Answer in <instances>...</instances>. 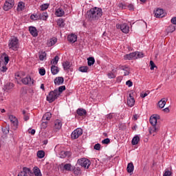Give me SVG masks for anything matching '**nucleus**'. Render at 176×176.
Returning a JSON list of instances; mask_svg holds the SVG:
<instances>
[{
  "instance_id": "obj_50",
  "label": "nucleus",
  "mask_w": 176,
  "mask_h": 176,
  "mask_svg": "<svg viewBox=\"0 0 176 176\" xmlns=\"http://www.w3.org/2000/svg\"><path fill=\"white\" fill-rule=\"evenodd\" d=\"M150 65H151L150 69H151V71H153V69L156 68V65H155V63L153 62V60L150 61Z\"/></svg>"
},
{
  "instance_id": "obj_21",
  "label": "nucleus",
  "mask_w": 176,
  "mask_h": 176,
  "mask_svg": "<svg viewBox=\"0 0 176 176\" xmlns=\"http://www.w3.org/2000/svg\"><path fill=\"white\" fill-rule=\"evenodd\" d=\"M31 170L28 168H23V171L19 173L18 176H28V173H30Z\"/></svg>"
},
{
  "instance_id": "obj_31",
  "label": "nucleus",
  "mask_w": 176,
  "mask_h": 176,
  "mask_svg": "<svg viewBox=\"0 0 176 176\" xmlns=\"http://www.w3.org/2000/svg\"><path fill=\"white\" fill-rule=\"evenodd\" d=\"M63 67L65 71H67L71 68V63L69 61L64 62L63 63Z\"/></svg>"
},
{
  "instance_id": "obj_2",
  "label": "nucleus",
  "mask_w": 176,
  "mask_h": 176,
  "mask_svg": "<svg viewBox=\"0 0 176 176\" xmlns=\"http://www.w3.org/2000/svg\"><path fill=\"white\" fill-rule=\"evenodd\" d=\"M8 48L16 52L19 49V38L14 36H11L8 43Z\"/></svg>"
},
{
  "instance_id": "obj_54",
  "label": "nucleus",
  "mask_w": 176,
  "mask_h": 176,
  "mask_svg": "<svg viewBox=\"0 0 176 176\" xmlns=\"http://www.w3.org/2000/svg\"><path fill=\"white\" fill-rule=\"evenodd\" d=\"M111 142V140L109 138H106V139H104L102 141V144H108Z\"/></svg>"
},
{
  "instance_id": "obj_52",
  "label": "nucleus",
  "mask_w": 176,
  "mask_h": 176,
  "mask_svg": "<svg viewBox=\"0 0 176 176\" xmlns=\"http://www.w3.org/2000/svg\"><path fill=\"white\" fill-rule=\"evenodd\" d=\"M94 149L96 151H100L101 149V144H100V143L96 144L94 146Z\"/></svg>"
},
{
  "instance_id": "obj_44",
  "label": "nucleus",
  "mask_w": 176,
  "mask_h": 176,
  "mask_svg": "<svg viewBox=\"0 0 176 176\" xmlns=\"http://www.w3.org/2000/svg\"><path fill=\"white\" fill-rule=\"evenodd\" d=\"M89 71V67L87 66H82L79 68L80 72H87Z\"/></svg>"
},
{
  "instance_id": "obj_26",
  "label": "nucleus",
  "mask_w": 176,
  "mask_h": 176,
  "mask_svg": "<svg viewBox=\"0 0 176 176\" xmlns=\"http://www.w3.org/2000/svg\"><path fill=\"white\" fill-rule=\"evenodd\" d=\"M167 102V100L166 98H162L161 100L158 102V106L160 108H163L164 107L166 106V104Z\"/></svg>"
},
{
  "instance_id": "obj_15",
  "label": "nucleus",
  "mask_w": 176,
  "mask_h": 176,
  "mask_svg": "<svg viewBox=\"0 0 176 176\" xmlns=\"http://www.w3.org/2000/svg\"><path fill=\"white\" fill-rule=\"evenodd\" d=\"M120 69L124 72V76H127L128 75H130V67H129L128 66H120Z\"/></svg>"
},
{
  "instance_id": "obj_41",
  "label": "nucleus",
  "mask_w": 176,
  "mask_h": 176,
  "mask_svg": "<svg viewBox=\"0 0 176 176\" xmlns=\"http://www.w3.org/2000/svg\"><path fill=\"white\" fill-rule=\"evenodd\" d=\"M31 20H34V21H36V20H40L39 19V13H37L36 14H32L30 16Z\"/></svg>"
},
{
  "instance_id": "obj_45",
  "label": "nucleus",
  "mask_w": 176,
  "mask_h": 176,
  "mask_svg": "<svg viewBox=\"0 0 176 176\" xmlns=\"http://www.w3.org/2000/svg\"><path fill=\"white\" fill-rule=\"evenodd\" d=\"M73 171H74V174H75V175H79V174H80V168H79V167L74 168H73Z\"/></svg>"
},
{
  "instance_id": "obj_57",
  "label": "nucleus",
  "mask_w": 176,
  "mask_h": 176,
  "mask_svg": "<svg viewBox=\"0 0 176 176\" xmlns=\"http://www.w3.org/2000/svg\"><path fill=\"white\" fill-rule=\"evenodd\" d=\"M8 71V67L6 66H2V67H0V72H6Z\"/></svg>"
},
{
  "instance_id": "obj_5",
  "label": "nucleus",
  "mask_w": 176,
  "mask_h": 176,
  "mask_svg": "<svg viewBox=\"0 0 176 176\" xmlns=\"http://www.w3.org/2000/svg\"><path fill=\"white\" fill-rule=\"evenodd\" d=\"M77 163L81 166V167H84V168H89V167H90V164H91L90 160L86 158H81L78 160Z\"/></svg>"
},
{
  "instance_id": "obj_58",
  "label": "nucleus",
  "mask_w": 176,
  "mask_h": 176,
  "mask_svg": "<svg viewBox=\"0 0 176 176\" xmlns=\"http://www.w3.org/2000/svg\"><path fill=\"white\" fill-rule=\"evenodd\" d=\"M126 85L128 87H131V86H133V82H131V80H127Z\"/></svg>"
},
{
  "instance_id": "obj_33",
  "label": "nucleus",
  "mask_w": 176,
  "mask_h": 176,
  "mask_svg": "<svg viewBox=\"0 0 176 176\" xmlns=\"http://www.w3.org/2000/svg\"><path fill=\"white\" fill-rule=\"evenodd\" d=\"M112 72H113V73L109 72V73L107 74L108 78L109 79H115V78H116V76L114 74V72H116V69H113Z\"/></svg>"
},
{
  "instance_id": "obj_24",
  "label": "nucleus",
  "mask_w": 176,
  "mask_h": 176,
  "mask_svg": "<svg viewBox=\"0 0 176 176\" xmlns=\"http://www.w3.org/2000/svg\"><path fill=\"white\" fill-rule=\"evenodd\" d=\"M40 20H43L44 21H46L47 20V18L49 17V15H47V12H43L41 14H38Z\"/></svg>"
},
{
  "instance_id": "obj_63",
  "label": "nucleus",
  "mask_w": 176,
  "mask_h": 176,
  "mask_svg": "<svg viewBox=\"0 0 176 176\" xmlns=\"http://www.w3.org/2000/svg\"><path fill=\"white\" fill-rule=\"evenodd\" d=\"M138 118H140V116H138V114H135L133 116V119L134 120H138Z\"/></svg>"
},
{
  "instance_id": "obj_20",
  "label": "nucleus",
  "mask_w": 176,
  "mask_h": 176,
  "mask_svg": "<svg viewBox=\"0 0 176 176\" xmlns=\"http://www.w3.org/2000/svg\"><path fill=\"white\" fill-rule=\"evenodd\" d=\"M64 83V78L63 77H57L54 79V84L60 86V85H63Z\"/></svg>"
},
{
  "instance_id": "obj_19",
  "label": "nucleus",
  "mask_w": 176,
  "mask_h": 176,
  "mask_svg": "<svg viewBox=\"0 0 176 176\" xmlns=\"http://www.w3.org/2000/svg\"><path fill=\"white\" fill-rule=\"evenodd\" d=\"M64 14H65V12L63 8H58L55 12V16H57V17H63Z\"/></svg>"
},
{
  "instance_id": "obj_53",
  "label": "nucleus",
  "mask_w": 176,
  "mask_h": 176,
  "mask_svg": "<svg viewBox=\"0 0 176 176\" xmlns=\"http://www.w3.org/2000/svg\"><path fill=\"white\" fill-rule=\"evenodd\" d=\"M151 92L149 91H146L145 93H142L140 94V97H142V98H145V97H146Z\"/></svg>"
},
{
  "instance_id": "obj_61",
  "label": "nucleus",
  "mask_w": 176,
  "mask_h": 176,
  "mask_svg": "<svg viewBox=\"0 0 176 176\" xmlns=\"http://www.w3.org/2000/svg\"><path fill=\"white\" fill-rule=\"evenodd\" d=\"M107 119H109V120L113 119V114H112V113L108 114V115L107 116Z\"/></svg>"
},
{
  "instance_id": "obj_30",
  "label": "nucleus",
  "mask_w": 176,
  "mask_h": 176,
  "mask_svg": "<svg viewBox=\"0 0 176 176\" xmlns=\"http://www.w3.org/2000/svg\"><path fill=\"white\" fill-rule=\"evenodd\" d=\"M57 43V38H51L48 42H47V45L49 47L50 46H53L54 45H56V43Z\"/></svg>"
},
{
  "instance_id": "obj_42",
  "label": "nucleus",
  "mask_w": 176,
  "mask_h": 176,
  "mask_svg": "<svg viewBox=\"0 0 176 176\" xmlns=\"http://www.w3.org/2000/svg\"><path fill=\"white\" fill-rule=\"evenodd\" d=\"M37 157L39 159H43V157H45V151H38L37 152Z\"/></svg>"
},
{
  "instance_id": "obj_4",
  "label": "nucleus",
  "mask_w": 176,
  "mask_h": 176,
  "mask_svg": "<svg viewBox=\"0 0 176 176\" xmlns=\"http://www.w3.org/2000/svg\"><path fill=\"white\" fill-rule=\"evenodd\" d=\"M150 124L153 126L149 129L150 134H153V133H156L158 129L156 127V124H157V118L155 116H151L149 120Z\"/></svg>"
},
{
  "instance_id": "obj_16",
  "label": "nucleus",
  "mask_w": 176,
  "mask_h": 176,
  "mask_svg": "<svg viewBox=\"0 0 176 176\" xmlns=\"http://www.w3.org/2000/svg\"><path fill=\"white\" fill-rule=\"evenodd\" d=\"M127 104L129 107H134V104H135V100H134V98L133 96H131V94H129V98L127 100Z\"/></svg>"
},
{
  "instance_id": "obj_10",
  "label": "nucleus",
  "mask_w": 176,
  "mask_h": 176,
  "mask_svg": "<svg viewBox=\"0 0 176 176\" xmlns=\"http://www.w3.org/2000/svg\"><path fill=\"white\" fill-rule=\"evenodd\" d=\"M117 28H120L124 34H129L130 31V27L127 25V23H122L120 25H116Z\"/></svg>"
},
{
  "instance_id": "obj_40",
  "label": "nucleus",
  "mask_w": 176,
  "mask_h": 176,
  "mask_svg": "<svg viewBox=\"0 0 176 176\" xmlns=\"http://www.w3.org/2000/svg\"><path fill=\"white\" fill-rule=\"evenodd\" d=\"M140 142V137L138 136H135L132 139V145H137Z\"/></svg>"
},
{
  "instance_id": "obj_60",
  "label": "nucleus",
  "mask_w": 176,
  "mask_h": 176,
  "mask_svg": "<svg viewBox=\"0 0 176 176\" xmlns=\"http://www.w3.org/2000/svg\"><path fill=\"white\" fill-rule=\"evenodd\" d=\"M126 8H128L129 10H134V6H133L132 4L127 5Z\"/></svg>"
},
{
  "instance_id": "obj_14",
  "label": "nucleus",
  "mask_w": 176,
  "mask_h": 176,
  "mask_svg": "<svg viewBox=\"0 0 176 176\" xmlns=\"http://www.w3.org/2000/svg\"><path fill=\"white\" fill-rule=\"evenodd\" d=\"M62 126H63V123L60 120H56L54 122V131H58V130H60V129H61Z\"/></svg>"
},
{
  "instance_id": "obj_3",
  "label": "nucleus",
  "mask_w": 176,
  "mask_h": 176,
  "mask_svg": "<svg viewBox=\"0 0 176 176\" xmlns=\"http://www.w3.org/2000/svg\"><path fill=\"white\" fill-rule=\"evenodd\" d=\"M60 97V93H58V89H54V91H51L48 96H47V101L49 102H54L57 98Z\"/></svg>"
},
{
  "instance_id": "obj_62",
  "label": "nucleus",
  "mask_w": 176,
  "mask_h": 176,
  "mask_svg": "<svg viewBox=\"0 0 176 176\" xmlns=\"http://www.w3.org/2000/svg\"><path fill=\"white\" fill-rule=\"evenodd\" d=\"M57 25L59 27V28H64V25H65V24H64L63 23H58Z\"/></svg>"
},
{
  "instance_id": "obj_25",
  "label": "nucleus",
  "mask_w": 176,
  "mask_h": 176,
  "mask_svg": "<svg viewBox=\"0 0 176 176\" xmlns=\"http://www.w3.org/2000/svg\"><path fill=\"white\" fill-rule=\"evenodd\" d=\"M126 170L128 173H133L134 171V165L133 164V162L128 164Z\"/></svg>"
},
{
  "instance_id": "obj_37",
  "label": "nucleus",
  "mask_w": 176,
  "mask_h": 176,
  "mask_svg": "<svg viewBox=\"0 0 176 176\" xmlns=\"http://www.w3.org/2000/svg\"><path fill=\"white\" fill-rule=\"evenodd\" d=\"M144 57V53L140 52H135V60L137 58H142Z\"/></svg>"
},
{
  "instance_id": "obj_64",
  "label": "nucleus",
  "mask_w": 176,
  "mask_h": 176,
  "mask_svg": "<svg viewBox=\"0 0 176 176\" xmlns=\"http://www.w3.org/2000/svg\"><path fill=\"white\" fill-rule=\"evenodd\" d=\"M170 23H176V16L173 17L170 20Z\"/></svg>"
},
{
  "instance_id": "obj_48",
  "label": "nucleus",
  "mask_w": 176,
  "mask_h": 176,
  "mask_svg": "<svg viewBox=\"0 0 176 176\" xmlns=\"http://www.w3.org/2000/svg\"><path fill=\"white\" fill-rule=\"evenodd\" d=\"M49 8V3H45L41 6V10H46Z\"/></svg>"
},
{
  "instance_id": "obj_59",
  "label": "nucleus",
  "mask_w": 176,
  "mask_h": 176,
  "mask_svg": "<svg viewBox=\"0 0 176 176\" xmlns=\"http://www.w3.org/2000/svg\"><path fill=\"white\" fill-rule=\"evenodd\" d=\"M9 63V56H5L4 57V64L5 65H8Z\"/></svg>"
},
{
  "instance_id": "obj_7",
  "label": "nucleus",
  "mask_w": 176,
  "mask_h": 176,
  "mask_svg": "<svg viewBox=\"0 0 176 176\" xmlns=\"http://www.w3.org/2000/svg\"><path fill=\"white\" fill-rule=\"evenodd\" d=\"M155 17L157 19H163V17H166L167 13L164 12V10L162 8H157L155 11H154Z\"/></svg>"
},
{
  "instance_id": "obj_47",
  "label": "nucleus",
  "mask_w": 176,
  "mask_h": 176,
  "mask_svg": "<svg viewBox=\"0 0 176 176\" xmlns=\"http://www.w3.org/2000/svg\"><path fill=\"white\" fill-rule=\"evenodd\" d=\"M3 134H9V126H4L2 128Z\"/></svg>"
},
{
  "instance_id": "obj_35",
  "label": "nucleus",
  "mask_w": 176,
  "mask_h": 176,
  "mask_svg": "<svg viewBox=\"0 0 176 176\" xmlns=\"http://www.w3.org/2000/svg\"><path fill=\"white\" fill-rule=\"evenodd\" d=\"M22 113L23 115V119L25 122H27V120H30V113H27L25 110L22 111Z\"/></svg>"
},
{
  "instance_id": "obj_39",
  "label": "nucleus",
  "mask_w": 176,
  "mask_h": 176,
  "mask_svg": "<svg viewBox=\"0 0 176 176\" xmlns=\"http://www.w3.org/2000/svg\"><path fill=\"white\" fill-rule=\"evenodd\" d=\"M69 155V152L63 151L60 153V157H61V159H64L67 157V156H68Z\"/></svg>"
},
{
  "instance_id": "obj_18",
  "label": "nucleus",
  "mask_w": 176,
  "mask_h": 176,
  "mask_svg": "<svg viewBox=\"0 0 176 176\" xmlns=\"http://www.w3.org/2000/svg\"><path fill=\"white\" fill-rule=\"evenodd\" d=\"M124 60H135V52H131L129 54H126L124 56Z\"/></svg>"
},
{
  "instance_id": "obj_28",
  "label": "nucleus",
  "mask_w": 176,
  "mask_h": 176,
  "mask_svg": "<svg viewBox=\"0 0 176 176\" xmlns=\"http://www.w3.org/2000/svg\"><path fill=\"white\" fill-rule=\"evenodd\" d=\"M52 118V113L50 112H47L43 116L42 120L47 121Z\"/></svg>"
},
{
  "instance_id": "obj_51",
  "label": "nucleus",
  "mask_w": 176,
  "mask_h": 176,
  "mask_svg": "<svg viewBox=\"0 0 176 176\" xmlns=\"http://www.w3.org/2000/svg\"><path fill=\"white\" fill-rule=\"evenodd\" d=\"M42 124H41V129H46L47 127V121L42 120Z\"/></svg>"
},
{
  "instance_id": "obj_9",
  "label": "nucleus",
  "mask_w": 176,
  "mask_h": 176,
  "mask_svg": "<svg viewBox=\"0 0 176 176\" xmlns=\"http://www.w3.org/2000/svg\"><path fill=\"white\" fill-rule=\"evenodd\" d=\"M21 82L23 85H28V86H34V79L31 78V76H28L21 79Z\"/></svg>"
},
{
  "instance_id": "obj_49",
  "label": "nucleus",
  "mask_w": 176,
  "mask_h": 176,
  "mask_svg": "<svg viewBox=\"0 0 176 176\" xmlns=\"http://www.w3.org/2000/svg\"><path fill=\"white\" fill-rule=\"evenodd\" d=\"M118 7L120 9H126L127 8V5L124 3H118Z\"/></svg>"
},
{
  "instance_id": "obj_27",
  "label": "nucleus",
  "mask_w": 176,
  "mask_h": 176,
  "mask_svg": "<svg viewBox=\"0 0 176 176\" xmlns=\"http://www.w3.org/2000/svg\"><path fill=\"white\" fill-rule=\"evenodd\" d=\"M58 67H56V65H52L51 67V72L52 74V75H57V74H58Z\"/></svg>"
},
{
  "instance_id": "obj_29",
  "label": "nucleus",
  "mask_w": 176,
  "mask_h": 176,
  "mask_svg": "<svg viewBox=\"0 0 176 176\" xmlns=\"http://www.w3.org/2000/svg\"><path fill=\"white\" fill-rule=\"evenodd\" d=\"M33 172L35 176H42V173H41V169L37 166H35L33 168Z\"/></svg>"
},
{
  "instance_id": "obj_1",
  "label": "nucleus",
  "mask_w": 176,
  "mask_h": 176,
  "mask_svg": "<svg viewBox=\"0 0 176 176\" xmlns=\"http://www.w3.org/2000/svg\"><path fill=\"white\" fill-rule=\"evenodd\" d=\"M102 16V10L97 7L91 8L87 12V19H88L89 21H97V20L101 19Z\"/></svg>"
},
{
  "instance_id": "obj_23",
  "label": "nucleus",
  "mask_w": 176,
  "mask_h": 176,
  "mask_svg": "<svg viewBox=\"0 0 176 176\" xmlns=\"http://www.w3.org/2000/svg\"><path fill=\"white\" fill-rule=\"evenodd\" d=\"M62 166L65 171H72V165L71 164H65L64 165L62 164Z\"/></svg>"
},
{
  "instance_id": "obj_22",
  "label": "nucleus",
  "mask_w": 176,
  "mask_h": 176,
  "mask_svg": "<svg viewBox=\"0 0 176 176\" xmlns=\"http://www.w3.org/2000/svg\"><path fill=\"white\" fill-rule=\"evenodd\" d=\"M14 87V85L12 82H8L4 85V90L9 91V90H12V89Z\"/></svg>"
},
{
  "instance_id": "obj_34",
  "label": "nucleus",
  "mask_w": 176,
  "mask_h": 176,
  "mask_svg": "<svg viewBox=\"0 0 176 176\" xmlns=\"http://www.w3.org/2000/svg\"><path fill=\"white\" fill-rule=\"evenodd\" d=\"M58 60H60V57H58V56H56L54 58L51 60V64L52 65H57L58 63Z\"/></svg>"
},
{
  "instance_id": "obj_55",
  "label": "nucleus",
  "mask_w": 176,
  "mask_h": 176,
  "mask_svg": "<svg viewBox=\"0 0 176 176\" xmlns=\"http://www.w3.org/2000/svg\"><path fill=\"white\" fill-rule=\"evenodd\" d=\"M39 74L41 75V76H43L46 74V70L45 69H40Z\"/></svg>"
},
{
  "instance_id": "obj_32",
  "label": "nucleus",
  "mask_w": 176,
  "mask_h": 176,
  "mask_svg": "<svg viewBox=\"0 0 176 176\" xmlns=\"http://www.w3.org/2000/svg\"><path fill=\"white\" fill-rule=\"evenodd\" d=\"M77 113L79 116H85L87 112L84 109H78L77 110Z\"/></svg>"
},
{
  "instance_id": "obj_11",
  "label": "nucleus",
  "mask_w": 176,
  "mask_h": 176,
  "mask_svg": "<svg viewBox=\"0 0 176 176\" xmlns=\"http://www.w3.org/2000/svg\"><path fill=\"white\" fill-rule=\"evenodd\" d=\"M9 120L11 122L14 129H17V126H19V120H17V118L14 117V116L10 115L9 116Z\"/></svg>"
},
{
  "instance_id": "obj_56",
  "label": "nucleus",
  "mask_w": 176,
  "mask_h": 176,
  "mask_svg": "<svg viewBox=\"0 0 176 176\" xmlns=\"http://www.w3.org/2000/svg\"><path fill=\"white\" fill-rule=\"evenodd\" d=\"M163 176H171V171L168 170H165Z\"/></svg>"
},
{
  "instance_id": "obj_43",
  "label": "nucleus",
  "mask_w": 176,
  "mask_h": 176,
  "mask_svg": "<svg viewBox=\"0 0 176 176\" xmlns=\"http://www.w3.org/2000/svg\"><path fill=\"white\" fill-rule=\"evenodd\" d=\"M87 60H88L89 67H91V65H93L94 64V63H96V60H94V58H93V57H90Z\"/></svg>"
},
{
  "instance_id": "obj_38",
  "label": "nucleus",
  "mask_w": 176,
  "mask_h": 176,
  "mask_svg": "<svg viewBox=\"0 0 176 176\" xmlns=\"http://www.w3.org/2000/svg\"><path fill=\"white\" fill-rule=\"evenodd\" d=\"M25 3L23 2H19L17 6V10L18 12H21L23 9L25 8Z\"/></svg>"
},
{
  "instance_id": "obj_12",
  "label": "nucleus",
  "mask_w": 176,
  "mask_h": 176,
  "mask_svg": "<svg viewBox=\"0 0 176 176\" xmlns=\"http://www.w3.org/2000/svg\"><path fill=\"white\" fill-rule=\"evenodd\" d=\"M67 40L69 41V42H70V43H75V42H76V41H78V36H76V34L72 33V34L68 35Z\"/></svg>"
},
{
  "instance_id": "obj_36",
  "label": "nucleus",
  "mask_w": 176,
  "mask_h": 176,
  "mask_svg": "<svg viewBox=\"0 0 176 176\" xmlns=\"http://www.w3.org/2000/svg\"><path fill=\"white\" fill-rule=\"evenodd\" d=\"M46 56H47L46 52H41L38 56L39 60L41 61H43V60H46Z\"/></svg>"
},
{
  "instance_id": "obj_13",
  "label": "nucleus",
  "mask_w": 176,
  "mask_h": 176,
  "mask_svg": "<svg viewBox=\"0 0 176 176\" xmlns=\"http://www.w3.org/2000/svg\"><path fill=\"white\" fill-rule=\"evenodd\" d=\"M176 29V23H173L172 24H170L166 30V32L167 34L174 32V31H175Z\"/></svg>"
},
{
  "instance_id": "obj_6",
  "label": "nucleus",
  "mask_w": 176,
  "mask_h": 176,
  "mask_svg": "<svg viewBox=\"0 0 176 176\" xmlns=\"http://www.w3.org/2000/svg\"><path fill=\"white\" fill-rule=\"evenodd\" d=\"M83 134V130L80 128L75 129L71 134L72 140H78Z\"/></svg>"
},
{
  "instance_id": "obj_8",
  "label": "nucleus",
  "mask_w": 176,
  "mask_h": 176,
  "mask_svg": "<svg viewBox=\"0 0 176 176\" xmlns=\"http://www.w3.org/2000/svg\"><path fill=\"white\" fill-rule=\"evenodd\" d=\"M13 6H14V0H7L4 3L3 9L6 11H8L10 10V9H12Z\"/></svg>"
},
{
  "instance_id": "obj_17",
  "label": "nucleus",
  "mask_w": 176,
  "mask_h": 176,
  "mask_svg": "<svg viewBox=\"0 0 176 176\" xmlns=\"http://www.w3.org/2000/svg\"><path fill=\"white\" fill-rule=\"evenodd\" d=\"M29 31L32 36H36L38 35V30H36V28L34 26L29 27Z\"/></svg>"
},
{
  "instance_id": "obj_46",
  "label": "nucleus",
  "mask_w": 176,
  "mask_h": 176,
  "mask_svg": "<svg viewBox=\"0 0 176 176\" xmlns=\"http://www.w3.org/2000/svg\"><path fill=\"white\" fill-rule=\"evenodd\" d=\"M65 90V85H62L58 87V92L59 93V96Z\"/></svg>"
}]
</instances>
